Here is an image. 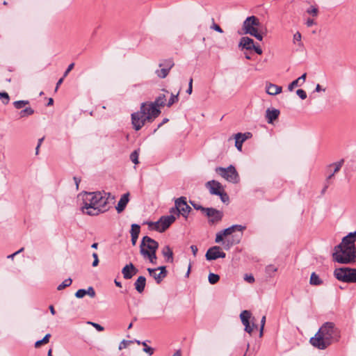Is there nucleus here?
Masks as SVG:
<instances>
[{"instance_id": "nucleus-1", "label": "nucleus", "mask_w": 356, "mask_h": 356, "mask_svg": "<svg viewBox=\"0 0 356 356\" xmlns=\"http://www.w3.org/2000/svg\"><path fill=\"white\" fill-rule=\"evenodd\" d=\"M114 200L110 193L105 191L86 192L83 195L82 212L88 216H98L108 209V200Z\"/></svg>"}, {"instance_id": "nucleus-2", "label": "nucleus", "mask_w": 356, "mask_h": 356, "mask_svg": "<svg viewBox=\"0 0 356 356\" xmlns=\"http://www.w3.org/2000/svg\"><path fill=\"white\" fill-rule=\"evenodd\" d=\"M340 331L332 322L322 325L315 336L309 340L310 343L319 350H325L332 343L339 341Z\"/></svg>"}, {"instance_id": "nucleus-3", "label": "nucleus", "mask_w": 356, "mask_h": 356, "mask_svg": "<svg viewBox=\"0 0 356 356\" xmlns=\"http://www.w3.org/2000/svg\"><path fill=\"white\" fill-rule=\"evenodd\" d=\"M161 113L160 109L147 107V103H142L140 111L131 114V123L136 131L140 130L145 124L152 122Z\"/></svg>"}, {"instance_id": "nucleus-4", "label": "nucleus", "mask_w": 356, "mask_h": 356, "mask_svg": "<svg viewBox=\"0 0 356 356\" xmlns=\"http://www.w3.org/2000/svg\"><path fill=\"white\" fill-rule=\"evenodd\" d=\"M158 248L159 243L157 241L145 236L142 238L140 252L144 257H147L152 264H155L157 259L156 252Z\"/></svg>"}, {"instance_id": "nucleus-5", "label": "nucleus", "mask_w": 356, "mask_h": 356, "mask_svg": "<svg viewBox=\"0 0 356 356\" xmlns=\"http://www.w3.org/2000/svg\"><path fill=\"white\" fill-rule=\"evenodd\" d=\"M260 24L259 20L257 17L254 15L248 17L243 23V33L241 34H250L259 41H261L263 36L258 31Z\"/></svg>"}, {"instance_id": "nucleus-6", "label": "nucleus", "mask_w": 356, "mask_h": 356, "mask_svg": "<svg viewBox=\"0 0 356 356\" xmlns=\"http://www.w3.org/2000/svg\"><path fill=\"white\" fill-rule=\"evenodd\" d=\"M333 260L339 264H352L356 262V250L341 248L332 253Z\"/></svg>"}, {"instance_id": "nucleus-7", "label": "nucleus", "mask_w": 356, "mask_h": 356, "mask_svg": "<svg viewBox=\"0 0 356 356\" xmlns=\"http://www.w3.org/2000/svg\"><path fill=\"white\" fill-rule=\"evenodd\" d=\"M334 275L339 280L348 283L356 282V269L350 268H339L334 271Z\"/></svg>"}, {"instance_id": "nucleus-8", "label": "nucleus", "mask_w": 356, "mask_h": 356, "mask_svg": "<svg viewBox=\"0 0 356 356\" xmlns=\"http://www.w3.org/2000/svg\"><path fill=\"white\" fill-rule=\"evenodd\" d=\"M216 172L220 175L227 181L236 184L239 181V175L235 167L232 165L227 168L218 167L215 170Z\"/></svg>"}, {"instance_id": "nucleus-9", "label": "nucleus", "mask_w": 356, "mask_h": 356, "mask_svg": "<svg viewBox=\"0 0 356 356\" xmlns=\"http://www.w3.org/2000/svg\"><path fill=\"white\" fill-rule=\"evenodd\" d=\"M176 220L174 215L163 216L156 222H148L149 227L154 226V229L159 232H165Z\"/></svg>"}, {"instance_id": "nucleus-10", "label": "nucleus", "mask_w": 356, "mask_h": 356, "mask_svg": "<svg viewBox=\"0 0 356 356\" xmlns=\"http://www.w3.org/2000/svg\"><path fill=\"white\" fill-rule=\"evenodd\" d=\"M356 241V231L349 233L342 238L340 244L335 246L334 249H341V248H348L350 250H356L355 242Z\"/></svg>"}, {"instance_id": "nucleus-11", "label": "nucleus", "mask_w": 356, "mask_h": 356, "mask_svg": "<svg viewBox=\"0 0 356 356\" xmlns=\"http://www.w3.org/2000/svg\"><path fill=\"white\" fill-rule=\"evenodd\" d=\"M175 204H176L177 216L180 214L186 218L187 215L191 211L190 206L187 204L186 198L185 197H180L175 200Z\"/></svg>"}, {"instance_id": "nucleus-12", "label": "nucleus", "mask_w": 356, "mask_h": 356, "mask_svg": "<svg viewBox=\"0 0 356 356\" xmlns=\"http://www.w3.org/2000/svg\"><path fill=\"white\" fill-rule=\"evenodd\" d=\"M225 253L221 251L219 246H213L210 248L206 253V259L209 261L216 260L218 258H225Z\"/></svg>"}, {"instance_id": "nucleus-13", "label": "nucleus", "mask_w": 356, "mask_h": 356, "mask_svg": "<svg viewBox=\"0 0 356 356\" xmlns=\"http://www.w3.org/2000/svg\"><path fill=\"white\" fill-rule=\"evenodd\" d=\"M204 214L210 218L209 222L211 223L220 221L223 216V213L221 211L212 207L207 208Z\"/></svg>"}, {"instance_id": "nucleus-14", "label": "nucleus", "mask_w": 356, "mask_h": 356, "mask_svg": "<svg viewBox=\"0 0 356 356\" xmlns=\"http://www.w3.org/2000/svg\"><path fill=\"white\" fill-rule=\"evenodd\" d=\"M206 186L209 189L211 194L216 195H220V191L224 190L221 184L216 180L207 181Z\"/></svg>"}, {"instance_id": "nucleus-15", "label": "nucleus", "mask_w": 356, "mask_h": 356, "mask_svg": "<svg viewBox=\"0 0 356 356\" xmlns=\"http://www.w3.org/2000/svg\"><path fill=\"white\" fill-rule=\"evenodd\" d=\"M138 269L132 263L127 264L122 270L123 277L125 280H130L138 273Z\"/></svg>"}, {"instance_id": "nucleus-16", "label": "nucleus", "mask_w": 356, "mask_h": 356, "mask_svg": "<svg viewBox=\"0 0 356 356\" xmlns=\"http://www.w3.org/2000/svg\"><path fill=\"white\" fill-rule=\"evenodd\" d=\"M166 97L164 94H161L158 96L155 101L153 102H146L147 107L150 109V108H154L155 109H159V107L164 106L165 105Z\"/></svg>"}, {"instance_id": "nucleus-17", "label": "nucleus", "mask_w": 356, "mask_h": 356, "mask_svg": "<svg viewBox=\"0 0 356 356\" xmlns=\"http://www.w3.org/2000/svg\"><path fill=\"white\" fill-rule=\"evenodd\" d=\"M280 111L276 108H267L266 111V118L268 123L271 124L277 120L280 115Z\"/></svg>"}, {"instance_id": "nucleus-18", "label": "nucleus", "mask_w": 356, "mask_h": 356, "mask_svg": "<svg viewBox=\"0 0 356 356\" xmlns=\"http://www.w3.org/2000/svg\"><path fill=\"white\" fill-rule=\"evenodd\" d=\"M238 47L247 50H252L254 47V40L249 37H242L240 40Z\"/></svg>"}, {"instance_id": "nucleus-19", "label": "nucleus", "mask_w": 356, "mask_h": 356, "mask_svg": "<svg viewBox=\"0 0 356 356\" xmlns=\"http://www.w3.org/2000/svg\"><path fill=\"white\" fill-rule=\"evenodd\" d=\"M95 294L96 293H95V291L93 287L89 286L87 289H79L75 293V296L77 298H82L86 295H88L90 297L94 298L95 296Z\"/></svg>"}, {"instance_id": "nucleus-20", "label": "nucleus", "mask_w": 356, "mask_h": 356, "mask_svg": "<svg viewBox=\"0 0 356 356\" xmlns=\"http://www.w3.org/2000/svg\"><path fill=\"white\" fill-rule=\"evenodd\" d=\"M129 193H127L122 195V197H120V199L118 203V205L115 207L118 213H121L122 211H123L124 210V209L129 200Z\"/></svg>"}, {"instance_id": "nucleus-21", "label": "nucleus", "mask_w": 356, "mask_h": 356, "mask_svg": "<svg viewBox=\"0 0 356 356\" xmlns=\"http://www.w3.org/2000/svg\"><path fill=\"white\" fill-rule=\"evenodd\" d=\"M161 253L165 257V261L169 263L173 262V252L169 245H165L161 250Z\"/></svg>"}, {"instance_id": "nucleus-22", "label": "nucleus", "mask_w": 356, "mask_h": 356, "mask_svg": "<svg viewBox=\"0 0 356 356\" xmlns=\"http://www.w3.org/2000/svg\"><path fill=\"white\" fill-rule=\"evenodd\" d=\"M343 163L344 159H341L339 161L333 163L328 166L329 168L334 167V170L327 177V181L330 180L334 176V175L340 170Z\"/></svg>"}, {"instance_id": "nucleus-23", "label": "nucleus", "mask_w": 356, "mask_h": 356, "mask_svg": "<svg viewBox=\"0 0 356 356\" xmlns=\"http://www.w3.org/2000/svg\"><path fill=\"white\" fill-rule=\"evenodd\" d=\"M146 278L144 276H139L134 283L136 290L138 293H142L145 287Z\"/></svg>"}, {"instance_id": "nucleus-24", "label": "nucleus", "mask_w": 356, "mask_h": 356, "mask_svg": "<svg viewBox=\"0 0 356 356\" xmlns=\"http://www.w3.org/2000/svg\"><path fill=\"white\" fill-rule=\"evenodd\" d=\"M307 77V74L304 73L302 76H300L297 79L293 81L289 86H288V90L289 91H292L294 88L302 86V84L305 82Z\"/></svg>"}, {"instance_id": "nucleus-25", "label": "nucleus", "mask_w": 356, "mask_h": 356, "mask_svg": "<svg viewBox=\"0 0 356 356\" xmlns=\"http://www.w3.org/2000/svg\"><path fill=\"white\" fill-rule=\"evenodd\" d=\"M282 90V88L281 86H278L273 83H269L266 86V92L270 95H276L280 94Z\"/></svg>"}, {"instance_id": "nucleus-26", "label": "nucleus", "mask_w": 356, "mask_h": 356, "mask_svg": "<svg viewBox=\"0 0 356 356\" xmlns=\"http://www.w3.org/2000/svg\"><path fill=\"white\" fill-rule=\"evenodd\" d=\"M245 228H246L245 226H243L241 225H234L222 230V234L228 236V235L232 234L235 231L242 232L244 229H245Z\"/></svg>"}, {"instance_id": "nucleus-27", "label": "nucleus", "mask_w": 356, "mask_h": 356, "mask_svg": "<svg viewBox=\"0 0 356 356\" xmlns=\"http://www.w3.org/2000/svg\"><path fill=\"white\" fill-rule=\"evenodd\" d=\"M251 312L248 310H243L240 314V318L243 325L245 327L250 323Z\"/></svg>"}, {"instance_id": "nucleus-28", "label": "nucleus", "mask_w": 356, "mask_h": 356, "mask_svg": "<svg viewBox=\"0 0 356 356\" xmlns=\"http://www.w3.org/2000/svg\"><path fill=\"white\" fill-rule=\"evenodd\" d=\"M246 137H243L241 133H238L235 135V146L238 150H241L242 144L246 140Z\"/></svg>"}, {"instance_id": "nucleus-29", "label": "nucleus", "mask_w": 356, "mask_h": 356, "mask_svg": "<svg viewBox=\"0 0 356 356\" xmlns=\"http://www.w3.org/2000/svg\"><path fill=\"white\" fill-rule=\"evenodd\" d=\"M323 283L318 275L315 273H312L310 277V284L312 285L318 286Z\"/></svg>"}, {"instance_id": "nucleus-30", "label": "nucleus", "mask_w": 356, "mask_h": 356, "mask_svg": "<svg viewBox=\"0 0 356 356\" xmlns=\"http://www.w3.org/2000/svg\"><path fill=\"white\" fill-rule=\"evenodd\" d=\"M306 13L312 17H317L318 15V8L316 6H311L306 10Z\"/></svg>"}, {"instance_id": "nucleus-31", "label": "nucleus", "mask_w": 356, "mask_h": 356, "mask_svg": "<svg viewBox=\"0 0 356 356\" xmlns=\"http://www.w3.org/2000/svg\"><path fill=\"white\" fill-rule=\"evenodd\" d=\"M51 337L50 334H47L42 339L38 340L35 343V347L39 348L42 344H46L49 341V338Z\"/></svg>"}, {"instance_id": "nucleus-32", "label": "nucleus", "mask_w": 356, "mask_h": 356, "mask_svg": "<svg viewBox=\"0 0 356 356\" xmlns=\"http://www.w3.org/2000/svg\"><path fill=\"white\" fill-rule=\"evenodd\" d=\"M34 113V110L31 108V107H27L24 108V110H22L19 112V115L21 118H24L29 115H31Z\"/></svg>"}, {"instance_id": "nucleus-33", "label": "nucleus", "mask_w": 356, "mask_h": 356, "mask_svg": "<svg viewBox=\"0 0 356 356\" xmlns=\"http://www.w3.org/2000/svg\"><path fill=\"white\" fill-rule=\"evenodd\" d=\"M140 227L138 224H132L130 231L131 236H139Z\"/></svg>"}, {"instance_id": "nucleus-34", "label": "nucleus", "mask_w": 356, "mask_h": 356, "mask_svg": "<svg viewBox=\"0 0 356 356\" xmlns=\"http://www.w3.org/2000/svg\"><path fill=\"white\" fill-rule=\"evenodd\" d=\"M174 62L171 59L165 60L163 63L159 64V67H163L164 68L168 69V71L174 66Z\"/></svg>"}, {"instance_id": "nucleus-35", "label": "nucleus", "mask_w": 356, "mask_h": 356, "mask_svg": "<svg viewBox=\"0 0 356 356\" xmlns=\"http://www.w3.org/2000/svg\"><path fill=\"white\" fill-rule=\"evenodd\" d=\"M208 280L211 284H215L219 281L220 276L217 274L211 273L209 275Z\"/></svg>"}, {"instance_id": "nucleus-36", "label": "nucleus", "mask_w": 356, "mask_h": 356, "mask_svg": "<svg viewBox=\"0 0 356 356\" xmlns=\"http://www.w3.org/2000/svg\"><path fill=\"white\" fill-rule=\"evenodd\" d=\"M169 72L168 69L163 67L161 70H156L155 73L159 78L164 79L168 76Z\"/></svg>"}, {"instance_id": "nucleus-37", "label": "nucleus", "mask_w": 356, "mask_h": 356, "mask_svg": "<svg viewBox=\"0 0 356 356\" xmlns=\"http://www.w3.org/2000/svg\"><path fill=\"white\" fill-rule=\"evenodd\" d=\"M156 269H157V270H160V273H159L157 275V278L163 280L167 275L166 267L164 266H160V267L157 268Z\"/></svg>"}, {"instance_id": "nucleus-38", "label": "nucleus", "mask_w": 356, "mask_h": 356, "mask_svg": "<svg viewBox=\"0 0 356 356\" xmlns=\"http://www.w3.org/2000/svg\"><path fill=\"white\" fill-rule=\"evenodd\" d=\"M72 280L71 278H67L65 280L60 284L57 286V290L61 291L64 289L65 287L69 286L72 284Z\"/></svg>"}, {"instance_id": "nucleus-39", "label": "nucleus", "mask_w": 356, "mask_h": 356, "mask_svg": "<svg viewBox=\"0 0 356 356\" xmlns=\"http://www.w3.org/2000/svg\"><path fill=\"white\" fill-rule=\"evenodd\" d=\"M147 271L149 272V275L154 278V280H156L157 284H159L162 281V280H159L157 278L158 273H156V271H157L156 268H148Z\"/></svg>"}, {"instance_id": "nucleus-40", "label": "nucleus", "mask_w": 356, "mask_h": 356, "mask_svg": "<svg viewBox=\"0 0 356 356\" xmlns=\"http://www.w3.org/2000/svg\"><path fill=\"white\" fill-rule=\"evenodd\" d=\"M179 101V92L177 95L171 94V97L166 104L168 107H170L172 104Z\"/></svg>"}, {"instance_id": "nucleus-41", "label": "nucleus", "mask_w": 356, "mask_h": 356, "mask_svg": "<svg viewBox=\"0 0 356 356\" xmlns=\"http://www.w3.org/2000/svg\"><path fill=\"white\" fill-rule=\"evenodd\" d=\"M29 103V101H26V100L16 101L14 102V106L17 109H20V108H23L25 105L28 104Z\"/></svg>"}, {"instance_id": "nucleus-42", "label": "nucleus", "mask_w": 356, "mask_h": 356, "mask_svg": "<svg viewBox=\"0 0 356 356\" xmlns=\"http://www.w3.org/2000/svg\"><path fill=\"white\" fill-rule=\"evenodd\" d=\"M138 155H139L138 150L134 151L130 155V159L135 164L138 163Z\"/></svg>"}, {"instance_id": "nucleus-43", "label": "nucleus", "mask_w": 356, "mask_h": 356, "mask_svg": "<svg viewBox=\"0 0 356 356\" xmlns=\"http://www.w3.org/2000/svg\"><path fill=\"white\" fill-rule=\"evenodd\" d=\"M218 195V196H220V200H221V201H222L223 203H228V202H229V196H228V195L225 192V191H224V190H223L222 191H220V195Z\"/></svg>"}, {"instance_id": "nucleus-44", "label": "nucleus", "mask_w": 356, "mask_h": 356, "mask_svg": "<svg viewBox=\"0 0 356 356\" xmlns=\"http://www.w3.org/2000/svg\"><path fill=\"white\" fill-rule=\"evenodd\" d=\"M190 203L191 204V205L193 207V208L196 210H200L203 213H205L206 212V210L207 208H205V207H203L202 206H201L200 204H197L194 202H192V201H190Z\"/></svg>"}, {"instance_id": "nucleus-45", "label": "nucleus", "mask_w": 356, "mask_h": 356, "mask_svg": "<svg viewBox=\"0 0 356 356\" xmlns=\"http://www.w3.org/2000/svg\"><path fill=\"white\" fill-rule=\"evenodd\" d=\"M142 345L144 346L143 351L149 355H152L154 353V349L149 346H148L145 341L142 342Z\"/></svg>"}, {"instance_id": "nucleus-46", "label": "nucleus", "mask_w": 356, "mask_h": 356, "mask_svg": "<svg viewBox=\"0 0 356 356\" xmlns=\"http://www.w3.org/2000/svg\"><path fill=\"white\" fill-rule=\"evenodd\" d=\"M0 99L2 100L3 104H6L9 102V95L6 92H0Z\"/></svg>"}, {"instance_id": "nucleus-47", "label": "nucleus", "mask_w": 356, "mask_h": 356, "mask_svg": "<svg viewBox=\"0 0 356 356\" xmlns=\"http://www.w3.org/2000/svg\"><path fill=\"white\" fill-rule=\"evenodd\" d=\"M134 341H128V340H122L120 345H119V350H122L123 348H126L129 345H130L131 343H132Z\"/></svg>"}, {"instance_id": "nucleus-48", "label": "nucleus", "mask_w": 356, "mask_h": 356, "mask_svg": "<svg viewBox=\"0 0 356 356\" xmlns=\"http://www.w3.org/2000/svg\"><path fill=\"white\" fill-rule=\"evenodd\" d=\"M257 325L254 323H252V325L250 323L245 327V331L249 334H251L254 328H257Z\"/></svg>"}, {"instance_id": "nucleus-49", "label": "nucleus", "mask_w": 356, "mask_h": 356, "mask_svg": "<svg viewBox=\"0 0 356 356\" xmlns=\"http://www.w3.org/2000/svg\"><path fill=\"white\" fill-rule=\"evenodd\" d=\"M297 95L301 99H305L307 98V93L306 92L302 89H298L296 90Z\"/></svg>"}, {"instance_id": "nucleus-50", "label": "nucleus", "mask_w": 356, "mask_h": 356, "mask_svg": "<svg viewBox=\"0 0 356 356\" xmlns=\"http://www.w3.org/2000/svg\"><path fill=\"white\" fill-rule=\"evenodd\" d=\"M88 323L92 325L99 332H102L104 330V327H102L101 325L98 323L92 322H88Z\"/></svg>"}, {"instance_id": "nucleus-51", "label": "nucleus", "mask_w": 356, "mask_h": 356, "mask_svg": "<svg viewBox=\"0 0 356 356\" xmlns=\"http://www.w3.org/2000/svg\"><path fill=\"white\" fill-rule=\"evenodd\" d=\"M226 235L222 234V231L217 233L215 241L216 243H220L223 240V237Z\"/></svg>"}, {"instance_id": "nucleus-52", "label": "nucleus", "mask_w": 356, "mask_h": 356, "mask_svg": "<svg viewBox=\"0 0 356 356\" xmlns=\"http://www.w3.org/2000/svg\"><path fill=\"white\" fill-rule=\"evenodd\" d=\"M265 323H266V316H264L261 320V327H260V334H259L260 337H261L263 335V330H264Z\"/></svg>"}, {"instance_id": "nucleus-53", "label": "nucleus", "mask_w": 356, "mask_h": 356, "mask_svg": "<svg viewBox=\"0 0 356 356\" xmlns=\"http://www.w3.org/2000/svg\"><path fill=\"white\" fill-rule=\"evenodd\" d=\"M92 257L94 258V261L92 262V266L93 267H95L98 265L99 264V259H98V255L96 252H94L92 254Z\"/></svg>"}, {"instance_id": "nucleus-54", "label": "nucleus", "mask_w": 356, "mask_h": 356, "mask_svg": "<svg viewBox=\"0 0 356 356\" xmlns=\"http://www.w3.org/2000/svg\"><path fill=\"white\" fill-rule=\"evenodd\" d=\"M74 66V63H73L68 65L67 70L64 72L63 77H65L67 76L69 72L73 69Z\"/></svg>"}, {"instance_id": "nucleus-55", "label": "nucleus", "mask_w": 356, "mask_h": 356, "mask_svg": "<svg viewBox=\"0 0 356 356\" xmlns=\"http://www.w3.org/2000/svg\"><path fill=\"white\" fill-rule=\"evenodd\" d=\"M192 91H193V79L191 78L189 80V82H188V88L187 89L186 92L188 95H191L192 93Z\"/></svg>"}, {"instance_id": "nucleus-56", "label": "nucleus", "mask_w": 356, "mask_h": 356, "mask_svg": "<svg viewBox=\"0 0 356 356\" xmlns=\"http://www.w3.org/2000/svg\"><path fill=\"white\" fill-rule=\"evenodd\" d=\"M211 28L218 33H221L223 32L222 29L220 27V26H218V24H216L215 23L213 24V25L211 26Z\"/></svg>"}, {"instance_id": "nucleus-57", "label": "nucleus", "mask_w": 356, "mask_h": 356, "mask_svg": "<svg viewBox=\"0 0 356 356\" xmlns=\"http://www.w3.org/2000/svg\"><path fill=\"white\" fill-rule=\"evenodd\" d=\"M252 49H254V51H255L257 54H259V55L262 54V52H263V51H262V49H261V48L260 47V46H259V45H255V44H254V47H252Z\"/></svg>"}, {"instance_id": "nucleus-58", "label": "nucleus", "mask_w": 356, "mask_h": 356, "mask_svg": "<svg viewBox=\"0 0 356 356\" xmlns=\"http://www.w3.org/2000/svg\"><path fill=\"white\" fill-rule=\"evenodd\" d=\"M307 26L308 27H310L314 24H316V22H314V20L313 19H311V18H308L305 22Z\"/></svg>"}, {"instance_id": "nucleus-59", "label": "nucleus", "mask_w": 356, "mask_h": 356, "mask_svg": "<svg viewBox=\"0 0 356 356\" xmlns=\"http://www.w3.org/2000/svg\"><path fill=\"white\" fill-rule=\"evenodd\" d=\"M295 41H298V42L301 41V34L299 32H296L293 35V42H295Z\"/></svg>"}, {"instance_id": "nucleus-60", "label": "nucleus", "mask_w": 356, "mask_h": 356, "mask_svg": "<svg viewBox=\"0 0 356 356\" xmlns=\"http://www.w3.org/2000/svg\"><path fill=\"white\" fill-rule=\"evenodd\" d=\"M266 270L268 273H270V272L275 273L277 271V268H275L274 266L270 265L266 267Z\"/></svg>"}, {"instance_id": "nucleus-61", "label": "nucleus", "mask_w": 356, "mask_h": 356, "mask_svg": "<svg viewBox=\"0 0 356 356\" xmlns=\"http://www.w3.org/2000/svg\"><path fill=\"white\" fill-rule=\"evenodd\" d=\"M191 251L193 252V254L194 255V257H195L196 254H197V252L198 251L197 247L196 245H192L191 246Z\"/></svg>"}, {"instance_id": "nucleus-62", "label": "nucleus", "mask_w": 356, "mask_h": 356, "mask_svg": "<svg viewBox=\"0 0 356 356\" xmlns=\"http://www.w3.org/2000/svg\"><path fill=\"white\" fill-rule=\"evenodd\" d=\"M245 280L248 282L251 283L254 281V277L252 275H245Z\"/></svg>"}, {"instance_id": "nucleus-63", "label": "nucleus", "mask_w": 356, "mask_h": 356, "mask_svg": "<svg viewBox=\"0 0 356 356\" xmlns=\"http://www.w3.org/2000/svg\"><path fill=\"white\" fill-rule=\"evenodd\" d=\"M73 179H74V182H75L76 189L78 190V188H79V183H80V181H81V179H80V178H78V177H74V178H73Z\"/></svg>"}, {"instance_id": "nucleus-64", "label": "nucleus", "mask_w": 356, "mask_h": 356, "mask_svg": "<svg viewBox=\"0 0 356 356\" xmlns=\"http://www.w3.org/2000/svg\"><path fill=\"white\" fill-rule=\"evenodd\" d=\"M131 236V243L133 245H135L136 244L137 239H138V236Z\"/></svg>"}]
</instances>
